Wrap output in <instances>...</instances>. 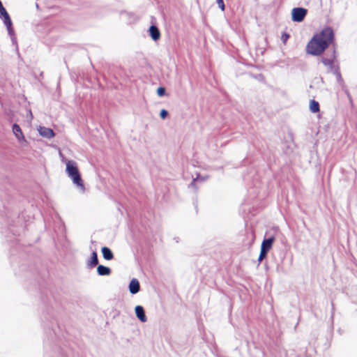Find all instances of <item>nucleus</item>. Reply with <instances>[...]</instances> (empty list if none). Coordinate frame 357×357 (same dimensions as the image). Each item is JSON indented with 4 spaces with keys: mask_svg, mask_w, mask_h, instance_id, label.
Returning a JSON list of instances; mask_svg holds the SVG:
<instances>
[{
    "mask_svg": "<svg viewBox=\"0 0 357 357\" xmlns=\"http://www.w3.org/2000/svg\"><path fill=\"white\" fill-rule=\"evenodd\" d=\"M37 130L39 135L46 139H52L55 136V133L52 129L43 126H38L37 127Z\"/></svg>",
    "mask_w": 357,
    "mask_h": 357,
    "instance_id": "obj_5",
    "label": "nucleus"
},
{
    "mask_svg": "<svg viewBox=\"0 0 357 357\" xmlns=\"http://www.w3.org/2000/svg\"><path fill=\"white\" fill-rule=\"evenodd\" d=\"M289 37V36L288 34H287V33L282 34V40L284 43H286V41L288 40Z\"/></svg>",
    "mask_w": 357,
    "mask_h": 357,
    "instance_id": "obj_18",
    "label": "nucleus"
},
{
    "mask_svg": "<svg viewBox=\"0 0 357 357\" xmlns=\"http://www.w3.org/2000/svg\"><path fill=\"white\" fill-rule=\"evenodd\" d=\"M98 263V255L96 252H93L90 259L87 262L89 267L92 268L96 266Z\"/></svg>",
    "mask_w": 357,
    "mask_h": 357,
    "instance_id": "obj_11",
    "label": "nucleus"
},
{
    "mask_svg": "<svg viewBox=\"0 0 357 357\" xmlns=\"http://www.w3.org/2000/svg\"><path fill=\"white\" fill-rule=\"evenodd\" d=\"M165 88L163 87H159L158 89H157V94L159 96H163L165 95Z\"/></svg>",
    "mask_w": 357,
    "mask_h": 357,
    "instance_id": "obj_15",
    "label": "nucleus"
},
{
    "mask_svg": "<svg viewBox=\"0 0 357 357\" xmlns=\"http://www.w3.org/2000/svg\"><path fill=\"white\" fill-rule=\"evenodd\" d=\"M102 253L104 259L106 260H111L114 257L113 253L112 252L110 249H109L107 247H103L102 248Z\"/></svg>",
    "mask_w": 357,
    "mask_h": 357,
    "instance_id": "obj_12",
    "label": "nucleus"
},
{
    "mask_svg": "<svg viewBox=\"0 0 357 357\" xmlns=\"http://www.w3.org/2000/svg\"><path fill=\"white\" fill-rule=\"evenodd\" d=\"M61 160L66 165V172L71 179L73 183L79 188L83 192L85 187L79 174L77 162L73 160L66 159L61 153H59Z\"/></svg>",
    "mask_w": 357,
    "mask_h": 357,
    "instance_id": "obj_2",
    "label": "nucleus"
},
{
    "mask_svg": "<svg viewBox=\"0 0 357 357\" xmlns=\"http://www.w3.org/2000/svg\"><path fill=\"white\" fill-rule=\"evenodd\" d=\"M310 109L312 112L316 113L319 111V102L312 100L310 102Z\"/></svg>",
    "mask_w": 357,
    "mask_h": 357,
    "instance_id": "obj_13",
    "label": "nucleus"
},
{
    "mask_svg": "<svg viewBox=\"0 0 357 357\" xmlns=\"http://www.w3.org/2000/svg\"><path fill=\"white\" fill-rule=\"evenodd\" d=\"M135 312L137 319L142 323L147 321V317L145 314L144 310L142 306L137 305L135 307Z\"/></svg>",
    "mask_w": 357,
    "mask_h": 357,
    "instance_id": "obj_7",
    "label": "nucleus"
},
{
    "mask_svg": "<svg viewBox=\"0 0 357 357\" xmlns=\"http://www.w3.org/2000/svg\"><path fill=\"white\" fill-rule=\"evenodd\" d=\"M97 272L99 275H109L111 273V269L109 267L99 265L97 268Z\"/></svg>",
    "mask_w": 357,
    "mask_h": 357,
    "instance_id": "obj_9",
    "label": "nucleus"
},
{
    "mask_svg": "<svg viewBox=\"0 0 357 357\" xmlns=\"http://www.w3.org/2000/svg\"><path fill=\"white\" fill-rule=\"evenodd\" d=\"M149 33H150L151 37L152 38V39L153 40H157L160 38V33L158 29L156 26H151L149 28Z\"/></svg>",
    "mask_w": 357,
    "mask_h": 357,
    "instance_id": "obj_10",
    "label": "nucleus"
},
{
    "mask_svg": "<svg viewBox=\"0 0 357 357\" xmlns=\"http://www.w3.org/2000/svg\"><path fill=\"white\" fill-rule=\"evenodd\" d=\"M219 8L223 11L225 10V4L223 0H217Z\"/></svg>",
    "mask_w": 357,
    "mask_h": 357,
    "instance_id": "obj_17",
    "label": "nucleus"
},
{
    "mask_svg": "<svg viewBox=\"0 0 357 357\" xmlns=\"http://www.w3.org/2000/svg\"><path fill=\"white\" fill-rule=\"evenodd\" d=\"M168 114V112L166 109H162L160 112V116L161 119H165Z\"/></svg>",
    "mask_w": 357,
    "mask_h": 357,
    "instance_id": "obj_16",
    "label": "nucleus"
},
{
    "mask_svg": "<svg viewBox=\"0 0 357 357\" xmlns=\"http://www.w3.org/2000/svg\"><path fill=\"white\" fill-rule=\"evenodd\" d=\"M321 62L323 63V64L324 66L328 67V69H330V70L332 69V66H333V59H327V58H322L321 59Z\"/></svg>",
    "mask_w": 357,
    "mask_h": 357,
    "instance_id": "obj_14",
    "label": "nucleus"
},
{
    "mask_svg": "<svg viewBox=\"0 0 357 357\" xmlns=\"http://www.w3.org/2000/svg\"><path fill=\"white\" fill-rule=\"evenodd\" d=\"M12 131L17 139L20 142H25L24 135L22 131V129L19 126V125L14 123L13 125Z\"/></svg>",
    "mask_w": 357,
    "mask_h": 357,
    "instance_id": "obj_6",
    "label": "nucleus"
},
{
    "mask_svg": "<svg viewBox=\"0 0 357 357\" xmlns=\"http://www.w3.org/2000/svg\"><path fill=\"white\" fill-rule=\"evenodd\" d=\"M140 285L139 281L134 278L129 284V291L132 294H135L139 291Z\"/></svg>",
    "mask_w": 357,
    "mask_h": 357,
    "instance_id": "obj_8",
    "label": "nucleus"
},
{
    "mask_svg": "<svg viewBox=\"0 0 357 357\" xmlns=\"http://www.w3.org/2000/svg\"><path fill=\"white\" fill-rule=\"evenodd\" d=\"M334 38L333 31L330 27L322 29L314 34L306 46V52L310 55H321L330 45Z\"/></svg>",
    "mask_w": 357,
    "mask_h": 357,
    "instance_id": "obj_1",
    "label": "nucleus"
},
{
    "mask_svg": "<svg viewBox=\"0 0 357 357\" xmlns=\"http://www.w3.org/2000/svg\"><path fill=\"white\" fill-rule=\"evenodd\" d=\"M307 14V10L303 8H295L291 10V19L294 22H301Z\"/></svg>",
    "mask_w": 357,
    "mask_h": 357,
    "instance_id": "obj_4",
    "label": "nucleus"
},
{
    "mask_svg": "<svg viewBox=\"0 0 357 357\" xmlns=\"http://www.w3.org/2000/svg\"><path fill=\"white\" fill-rule=\"evenodd\" d=\"M275 241L273 237L264 239L261 245V251L258 258V261L261 262L266 256L268 252L271 249L273 243Z\"/></svg>",
    "mask_w": 357,
    "mask_h": 357,
    "instance_id": "obj_3",
    "label": "nucleus"
},
{
    "mask_svg": "<svg viewBox=\"0 0 357 357\" xmlns=\"http://www.w3.org/2000/svg\"><path fill=\"white\" fill-rule=\"evenodd\" d=\"M29 114L30 115V118L32 119V113H31V110H29Z\"/></svg>",
    "mask_w": 357,
    "mask_h": 357,
    "instance_id": "obj_19",
    "label": "nucleus"
}]
</instances>
